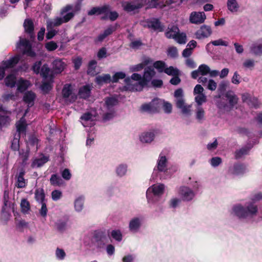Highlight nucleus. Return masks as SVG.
<instances>
[{
  "label": "nucleus",
  "instance_id": "obj_1",
  "mask_svg": "<svg viewBox=\"0 0 262 262\" xmlns=\"http://www.w3.org/2000/svg\"><path fill=\"white\" fill-rule=\"evenodd\" d=\"M162 104L160 99L154 98L149 103L143 104L140 109L143 112L156 113L159 112Z\"/></svg>",
  "mask_w": 262,
  "mask_h": 262
},
{
  "label": "nucleus",
  "instance_id": "obj_2",
  "mask_svg": "<svg viewBox=\"0 0 262 262\" xmlns=\"http://www.w3.org/2000/svg\"><path fill=\"white\" fill-rule=\"evenodd\" d=\"M144 28L151 29L155 31L163 32L164 30V26L158 18H152L146 19L142 24Z\"/></svg>",
  "mask_w": 262,
  "mask_h": 262
},
{
  "label": "nucleus",
  "instance_id": "obj_3",
  "mask_svg": "<svg viewBox=\"0 0 262 262\" xmlns=\"http://www.w3.org/2000/svg\"><path fill=\"white\" fill-rule=\"evenodd\" d=\"M107 242V238L104 232L96 231L93 236V242L98 248H103Z\"/></svg>",
  "mask_w": 262,
  "mask_h": 262
},
{
  "label": "nucleus",
  "instance_id": "obj_4",
  "mask_svg": "<svg viewBox=\"0 0 262 262\" xmlns=\"http://www.w3.org/2000/svg\"><path fill=\"white\" fill-rule=\"evenodd\" d=\"M62 95L63 98L67 99L69 97L71 102H75L77 99V96L73 93L72 86L71 84H66L62 90Z\"/></svg>",
  "mask_w": 262,
  "mask_h": 262
},
{
  "label": "nucleus",
  "instance_id": "obj_5",
  "mask_svg": "<svg viewBox=\"0 0 262 262\" xmlns=\"http://www.w3.org/2000/svg\"><path fill=\"white\" fill-rule=\"evenodd\" d=\"M118 26L119 25L118 24H116L115 26H109L105 30H104L102 33L100 34L94 39L95 43H97L98 42H102L106 37L113 34V33L117 30Z\"/></svg>",
  "mask_w": 262,
  "mask_h": 262
},
{
  "label": "nucleus",
  "instance_id": "obj_6",
  "mask_svg": "<svg viewBox=\"0 0 262 262\" xmlns=\"http://www.w3.org/2000/svg\"><path fill=\"white\" fill-rule=\"evenodd\" d=\"M206 19V15L204 12H193L189 17L190 21L192 24H200L203 23Z\"/></svg>",
  "mask_w": 262,
  "mask_h": 262
},
{
  "label": "nucleus",
  "instance_id": "obj_7",
  "mask_svg": "<svg viewBox=\"0 0 262 262\" xmlns=\"http://www.w3.org/2000/svg\"><path fill=\"white\" fill-rule=\"evenodd\" d=\"M110 10V7L108 5H103L102 7H93L90 11H88V15L92 16L93 15H100L102 14H108Z\"/></svg>",
  "mask_w": 262,
  "mask_h": 262
},
{
  "label": "nucleus",
  "instance_id": "obj_8",
  "mask_svg": "<svg viewBox=\"0 0 262 262\" xmlns=\"http://www.w3.org/2000/svg\"><path fill=\"white\" fill-rule=\"evenodd\" d=\"M212 33V30L210 26L206 25L202 26L198 30L195 34L197 38L202 39L209 37Z\"/></svg>",
  "mask_w": 262,
  "mask_h": 262
},
{
  "label": "nucleus",
  "instance_id": "obj_9",
  "mask_svg": "<svg viewBox=\"0 0 262 262\" xmlns=\"http://www.w3.org/2000/svg\"><path fill=\"white\" fill-rule=\"evenodd\" d=\"M180 194L182 196L183 200L187 201L191 200L194 196L193 190L186 186H183L180 188Z\"/></svg>",
  "mask_w": 262,
  "mask_h": 262
},
{
  "label": "nucleus",
  "instance_id": "obj_10",
  "mask_svg": "<svg viewBox=\"0 0 262 262\" xmlns=\"http://www.w3.org/2000/svg\"><path fill=\"white\" fill-rule=\"evenodd\" d=\"M25 171L24 169H21L18 173L16 176V186L18 188H23L26 187L27 183V180L24 178Z\"/></svg>",
  "mask_w": 262,
  "mask_h": 262
},
{
  "label": "nucleus",
  "instance_id": "obj_11",
  "mask_svg": "<svg viewBox=\"0 0 262 262\" xmlns=\"http://www.w3.org/2000/svg\"><path fill=\"white\" fill-rule=\"evenodd\" d=\"M36 97V96L35 93L31 91H27L25 93L23 100L24 102L27 104L28 107H31L34 105Z\"/></svg>",
  "mask_w": 262,
  "mask_h": 262
},
{
  "label": "nucleus",
  "instance_id": "obj_12",
  "mask_svg": "<svg viewBox=\"0 0 262 262\" xmlns=\"http://www.w3.org/2000/svg\"><path fill=\"white\" fill-rule=\"evenodd\" d=\"M20 60V57L17 55L12 57H11L9 59L7 60H3L2 62V65L6 70L10 68L14 67Z\"/></svg>",
  "mask_w": 262,
  "mask_h": 262
},
{
  "label": "nucleus",
  "instance_id": "obj_13",
  "mask_svg": "<svg viewBox=\"0 0 262 262\" xmlns=\"http://www.w3.org/2000/svg\"><path fill=\"white\" fill-rule=\"evenodd\" d=\"M91 94V88L90 85L86 84L80 87L78 91V95L80 98L83 99H88Z\"/></svg>",
  "mask_w": 262,
  "mask_h": 262
},
{
  "label": "nucleus",
  "instance_id": "obj_14",
  "mask_svg": "<svg viewBox=\"0 0 262 262\" xmlns=\"http://www.w3.org/2000/svg\"><path fill=\"white\" fill-rule=\"evenodd\" d=\"M122 7L124 11L129 13L142 8L143 4L142 3H140L137 5H133L131 2H127L122 4Z\"/></svg>",
  "mask_w": 262,
  "mask_h": 262
},
{
  "label": "nucleus",
  "instance_id": "obj_15",
  "mask_svg": "<svg viewBox=\"0 0 262 262\" xmlns=\"http://www.w3.org/2000/svg\"><path fill=\"white\" fill-rule=\"evenodd\" d=\"M176 106L181 110L183 114H188L190 112V106L185 104L183 98H178L176 99Z\"/></svg>",
  "mask_w": 262,
  "mask_h": 262
},
{
  "label": "nucleus",
  "instance_id": "obj_16",
  "mask_svg": "<svg viewBox=\"0 0 262 262\" xmlns=\"http://www.w3.org/2000/svg\"><path fill=\"white\" fill-rule=\"evenodd\" d=\"M53 69L55 73L59 74L64 70L66 64L61 59H55L52 62Z\"/></svg>",
  "mask_w": 262,
  "mask_h": 262
},
{
  "label": "nucleus",
  "instance_id": "obj_17",
  "mask_svg": "<svg viewBox=\"0 0 262 262\" xmlns=\"http://www.w3.org/2000/svg\"><path fill=\"white\" fill-rule=\"evenodd\" d=\"M167 160L165 156L160 154L157 162V169L160 172L165 171L167 170Z\"/></svg>",
  "mask_w": 262,
  "mask_h": 262
},
{
  "label": "nucleus",
  "instance_id": "obj_18",
  "mask_svg": "<svg viewBox=\"0 0 262 262\" xmlns=\"http://www.w3.org/2000/svg\"><path fill=\"white\" fill-rule=\"evenodd\" d=\"M95 82L99 85L104 83H109L111 82V77L109 74H103L95 78Z\"/></svg>",
  "mask_w": 262,
  "mask_h": 262
},
{
  "label": "nucleus",
  "instance_id": "obj_19",
  "mask_svg": "<svg viewBox=\"0 0 262 262\" xmlns=\"http://www.w3.org/2000/svg\"><path fill=\"white\" fill-rule=\"evenodd\" d=\"M245 207L241 205L235 206L233 207V211L235 214L239 218H246L247 217Z\"/></svg>",
  "mask_w": 262,
  "mask_h": 262
},
{
  "label": "nucleus",
  "instance_id": "obj_20",
  "mask_svg": "<svg viewBox=\"0 0 262 262\" xmlns=\"http://www.w3.org/2000/svg\"><path fill=\"white\" fill-rule=\"evenodd\" d=\"M23 27L25 32L28 34H32L34 31V25L33 20L30 18L25 19Z\"/></svg>",
  "mask_w": 262,
  "mask_h": 262
},
{
  "label": "nucleus",
  "instance_id": "obj_21",
  "mask_svg": "<svg viewBox=\"0 0 262 262\" xmlns=\"http://www.w3.org/2000/svg\"><path fill=\"white\" fill-rule=\"evenodd\" d=\"M155 137V134L153 132H147L143 133L140 136V141L143 143H150Z\"/></svg>",
  "mask_w": 262,
  "mask_h": 262
},
{
  "label": "nucleus",
  "instance_id": "obj_22",
  "mask_svg": "<svg viewBox=\"0 0 262 262\" xmlns=\"http://www.w3.org/2000/svg\"><path fill=\"white\" fill-rule=\"evenodd\" d=\"M225 97L229 101L230 107L232 108L238 102V98L232 91H228L225 94Z\"/></svg>",
  "mask_w": 262,
  "mask_h": 262
},
{
  "label": "nucleus",
  "instance_id": "obj_23",
  "mask_svg": "<svg viewBox=\"0 0 262 262\" xmlns=\"http://www.w3.org/2000/svg\"><path fill=\"white\" fill-rule=\"evenodd\" d=\"M245 207V209H246V211L247 212V216L249 215H255L257 213V205L254 204V203L253 202L247 203V205Z\"/></svg>",
  "mask_w": 262,
  "mask_h": 262
},
{
  "label": "nucleus",
  "instance_id": "obj_24",
  "mask_svg": "<svg viewBox=\"0 0 262 262\" xmlns=\"http://www.w3.org/2000/svg\"><path fill=\"white\" fill-rule=\"evenodd\" d=\"M42 156L40 158L35 159L32 163L31 166L32 167L36 166L37 167H40L42 166L45 163L49 161V157L46 156L42 155Z\"/></svg>",
  "mask_w": 262,
  "mask_h": 262
},
{
  "label": "nucleus",
  "instance_id": "obj_25",
  "mask_svg": "<svg viewBox=\"0 0 262 262\" xmlns=\"http://www.w3.org/2000/svg\"><path fill=\"white\" fill-rule=\"evenodd\" d=\"M156 72L154 68L151 66H148L144 68L143 77L150 81L152 78L155 76Z\"/></svg>",
  "mask_w": 262,
  "mask_h": 262
},
{
  "label": "nucleus",
  "instance_id": "obj_26",
  "mask_svg": "<svg viewBox=\"0 0 262 262\" xmlns=\"http://www.w3.org/2000/svg\"><path fill=\"white\" fill-rule=\"evenodd\" d=\"M63 23H64L62 17H56L53 20L47 21V29L50 30V29H52L54 27L59 26Z\"/></svg>",
  "mask_w": 262,
  "mask_h": 262
},
{
  "label": "nucleus",
  "instance_id": "obj_27",
  "mask_svg": "<svg viewBox=\"0 0 262 262\" xmlns=\"http://www.w3.org/2000/svg\"><path fill=\"white\" fill-rule=\"evenodd\" d=\"M179 32V28L177 26L173 25L170 28H168L165 35L167 38H174Z\"/></svg>",
  "mask_w": 262,
  "mask_h": 262
},
{
  "label": "nucleus",
  "instance_id": "obj_28",
  "mask_svg": "<svg viewBox=\"0 0 262 262\" xmlns=\"http://www.w3.org/2000/svg\"><path fill=\"white\" fill-rule=\"evenodd\" d=\"M97 62L95 60H91L88 66L87 74L91 76H94L97 74L96 71Z\"/></svg>",
  "mask_w": 262,
  "mask_h": 262
},
{
  "label": "nucleus",
  "instance_id": "obj_29",
  "mask_svg": "<svg viewBox=\"0 0 262 262\" xmlns=\"http://www.w3.org/2000/svg\"><path fill=\"white\" fill-rule=\"evenodd\" d=\"M51 185L54 186H60L63 184L62 179L57 174H53L50 179Z\"/></svg>",
  "mask_w": 262,
  "mask_h": 262
},
{
  "label": "nucleus",
  "instance_id": "obj_30",
  "mask_svg": "<svg viewBox=\"0 0 262 262\" xmlns=\"http://www.w3.org/2000/svg\"><path fill=\"white\" fill-rule=\"evenodd\" d=\"M35 199L40 203L45 202V193L43 188H37L35 190Z\"/></svg>",
  "mask_w": 262,
  "mask_h": 262
},
{
  "label": "nucleus",
  "instance_id": "obj_31",
  "mask_svg": "<svg viewBox=\"0 0 262 262\" xmlns=\"http://www.w3.org/2000/svg\"><path fill=\"white\" fill-rule=\"evenodd\" d=\"M105 105L107 108L110 110L112 107L116 105L118 103L117 98L114 97H107L104 99Z\"/></svg>",
  "mask_w": 262,
  "mask_h": 262
},
{
  "label": "nucleus",
  "instance_id": "obj_32",
  "mask_svg": "<svg viewBox=\"0 0 262 262\" xmlns=\"http://www.w3.org/2000/svg\"><path fill=\"white\" fill-rule=\"evenodd\" d=\"M227 6L228 9L231 12H237L239 8L236 0H227Z\"/></svg>",
  "mask_w": 262,
  "mask_h": 262
},
{
  "label": "nucleus",
  "instance_id": "obj_33",
  "mask_svg": "<svg viewBox=\"0 0 262 262\" xmlns=\"http://www.w3.org/2000/svg\"><path fill=\"white\" fill-rule=\"evenodd\" d=\"M20 136L19 134H15L13 139L11 141V148L13 151H18L19 150V140Z\"/></svg>",
  "mask_w": 262,
  "mask_h": 262
},
{
  "label": "nucleus",
  "instance_id": "obj_34",
  "mask_svg": "<svg viewBox=\"0 0 262 262\" xmlns=\"http://www.w3.org/2000/svg\"><path fill=\"white\" fill-rule=\"evenodd\" d=\"M16 77L14 75L12 74H9L5 79L6 85L11 88L14 87L16 84Z\"/></svg>",
  "mask_w": 262,
  "mask_h": 262
},
{
  "label": "nucleus",
  "instance_id": "obj_35",
  "mask_svg": "<svg viewBox=\"0 0 262 262\" xmlns=\"http://www.w3.org/2000/svg\"><path fill=\"white\" fill-rule=\"evenodd\" d=\"M141 226L140 221L139 218L135 217L132 219L129 224V230L132 231H136Z\"/></svg>",
  "mask_w": 262,
  "mask_h": 262
},
{
  "label": "nucleus",
  "instance_id": "obj_36",
  "mask_svg": "<svg viewBox=\"0 0 262 262\" xmlns=\"http://www.w3.org/2000/svg\"><path fill=\"white\" fill-rule=\"evenodd\" d=\"M245 171V167L242 164H235L233 165L232 173L235 175L243 174Z\"/></svg>",
  "mask_w": 262,
  "mask_h": 262
},
{
  "label": "nucleus",
  "instance_id": "obj_37",
  "mask_svg": "<svg viewBox=\"0 0 262 262\" xmlns=\"http://www.w3.org/2000/svg\"><path fill=\"white\" fill-rule=\"evenodd\" d=\"M30 154V149L28 148L26 151L24 149H21L19 151V155L22 160V165H26L27 162L28 160Z\"/></svg>",
  "mask_w": 262,
  "mask_h": 262
},
{
  "label": "nucleus",
  "instance_id": "obj_38",
  "mask_svg": "<svg viewBox=\"0 0 262 262\" xmlns=\"http://www.w3.org/2000/svg\"><path fill=\"white\" fill-rule=\"evenodd\" d=\"M124 82L126 84V85H125L123 86V89L125 91H127L128 90H136V91L138 90L137 88H135V83L133 84V81L131 78L129 77H126L124 78Z\"/></svg>",
  "mask_w": 262,
  "mask_h": 262
},
{
  "label": "nucleus",
  "instance_id": "obj_39",
  "mask_svg": "<svg viewBox=\"0 0 262 262\" xmlns=\"http://www.w3.org/2000/svg\"><path fill=\"white\" fill-rule=\"evenodd\" d=\"M153 67V68L156 69L159 73H162L164 71L166 63L163 61L158 60L154 63Z\"/></svg>",
  "mask_w": 262,
  "mask_h": 262
},
{
  "label": "nucleus",
  "instance_id": "obj_40",
  "mask_svg": "<svg viewBox=\"0 0 262 262\" xmlns=\"http://www.w3.org/2000/svg\"><path fill=\"white\" fill-rule=\"evenodd\" d=\"M164 185L163 184L154 186L152 187V192L155 195H161L164 193Z\"/></svg>",
  "mask_w": 262,
  "mask_h": 262
},
{
  "label": "nucleus",
  "instance_id": "obj_41",
  "mask_svg": "<svg viewBox=\"0 0 262 262\" xmlns=\"http://www.w3.org/2000/svg\"><path fill=\"white\" fill-rule=\"evenodd\" d=\"M20 208L22 212L26 213L30 209V204L26 199H23L20 202Z\"/></svg>",
  "mask_w": 262,
  "mask_h": 262
},
{
  "label": "nucleus",
  "instance_id": "obj_42",
  "mask_svg": "<svg viewBox=\"0 0 262 262\" xmlns=\"http://www.w3.org/2000/svg\"><path fill=\"white\" fill-rule=\"evenodd\" d=\"M29 81L27 80L20 79L18 83L17 89L23 92L26 91L29 86Z\"/></svg>",
  "mask_w": 262,
  "mask_h": 262
},
{
  "label": "nucleus",
  "instance_id": "obj_43",
  "mask_svg": "<svg viewBox=\"0 0 262 262\" xmlns=\"http://www.w3.org/2000/svg\"><path fill=\"white\" fill-rule=\"evenodd\" d=\"M10 118L9 116L0 115V126L7 127L10 125Z\"/></svg>",
  "mask_w": 262,
  "mask_h": 262
},
{
  "label": "nucleus",
  "instance_id": "obj_44",
  "mask_svg": "<svg viewBox=\"0 0 262 262\" xmlns=\"http://www.w3.org/2000/svg\"><path fill=\"white\" fill-rule=\"evenodd\" d=\"M249 151V148L247 147H242L239 150H237L235 152V158L238 159L243 156L247 155Z\"/></svg>",
  "mask_w": 262,
  "mask_h": 262
},
{
  "label": "nucleus",
  "instance_id": "obj_45",
  "mask_svg": "<svg viewBox=\"0 0 262 262\" xmlns=\"http://www.w3.org/2000/svg\"><path fill=\"white\" fill-rule=\"evenodd\" d=\"M126 77V74L123 72H116L111 78V82L113 83H117L119 79H123Z\"/></svg>",
  "mask_w": 262,
  "mask_h": 262
},
{
  "label": "nucleus",
  "instance_id": "obj_46",
  "mask_svg": "<svg viewBox=\"0 0 262 262\" xmlns=\"http://www.w3.org/2000/svg\"><path fill=\"white\" fill-rule=\"evenodd\" d=\"M50 69L46 63L44 64L41 68L40 74L41 76L45 79H47L49 76Z\"/></svg>",
  "mask_w": 262,
  "mask_h": 262
},
{
  "label": "nucleus",
  "instance_id": "obj_47",
  "mask_svg": "<svg viewBox=\"0 0 262 262\" xmlns=\"http://www.w3.org/2000/svg\"><path fill=\"white\" fill-rule=\"evenodd\" d=\"M173 39H176L180 44H185L187 41L186 35L183 33L180 34L178 32Z\"/></svg>",
  "mask_w": 262,
  "mask_h": 262
},
{
  "label": "nucleus",
  "instance_id": "obj_48",
  "mask_svg": "<svg viewBox=\"0 0 262 262\" xmlns=\"http://www.w3.org/2000/svg\"><path fill=\"white\" fill-rule=\"evenodd\" d=\"M164 72L168 75L172 76H178L179 74V70L176 68H174L172 66H170L168 68L165 67Z\"/></svg>",
  "mask_w": 262,
  "mask_h": 262
},
{
  "label": "nucleus",
  "instance_id": "obj_49",
  "mask_svg": "<svg viewBox=\"0 0 262 262\" xmlns=\"http://www.w3.org/2000/svg\"><path fill=\"white\" fill-rule=\"evenodd\" d=\"M27 128V125L25 121H20L18 124L16 125V129H17V134H19L20 136V133H25Z\"/></svg>",
  "mask_w": 262,
  "mask_h": 262
},
{
  "label": "nucleus",
  "instance_id": "obj_50",
  "mask_svg": "<svg viewBox=\"0 0 262 262\" xmlns=\"http://www.w3.org/2000/svg\"><path fill=\"white\" fill-rule=\"evenodd\" d=\"M126 171L127 166L126 165L120 164L116 169V173L120 177L125 175Z\"/></svg>",
  "mask_w": 262,
  "mask_h": 262
},
{
  "label": "nucleus",
  "instance_id": "obj_51",
  "mask_svg": "<svg viewBox=\"0 0 262 262\" xmlns=\"http://www.w3.org/2000/svg\"><path fill=\"white\" fill-rule=\"evenodd\" d=\"M112 237L118 242L122 239V234L119 230H114L111 232Z\"/></svg>",
  "mask_w": 262,
  "mask_h": 262
},
{
  "label": "nucleus",
  "instance_id": "obj_52",
  "mask_svg": "<svg viewBox=\"0 0 262 262\" xmlns=\"http://www.w3.org/2000/svg\"><path fill=\"white\" fill-rule=\"evenodd\" d=\"M83 199L82 198H79L75 201V208L76 211H80L83 206Z\"/></svg>",
  "mask_w": 262,
  "mask_h": 262
},
{
  "label": "nucleus",
  "instance_id": "obj_53",
  "mask_svg": "<svg viewBox=\"0 0 262 262\" xmlns=\"http://www.w3.org/2000/svg\"><path fill=\"white\" fill-rule=\"evenodd\" d=\"M212 44L213 45L215 46H228V43L227 41H224L222 39H219L218 40H215L213 41H211L210 43H208L206 46V48L209 47V46L210 44Z\"/></svg>",
  "mask_w": 262,
  "mask_h": 262
},
{
  "label": "nucleus",
  "instance_id": "obj_54",
  "mask_svg": "<svg viewBox=\"0 0 262 262\" xmlns=\"http://www.w3.org/2000/svg\"><path fill=\"white\" fill-rule=\"evenodd\" d=\"M167 55L172 58L178 57V50L175 47H169L167 50Z\"/></svg>",
  "mask_w": 262,
  "mask_h": 262
},
{
  "label": "nucleus",
  "instance_id": "obj_55",
  "mask_svg": "<svg viewBox=\"0 0 262 262\" xmlns=\"http://www.w3.org/2000/svg\"><path fill=\"white\" fill-rule=\"evenodd\" d=\"M199 71L200 72V74L203 75H206L210 72V69L209 67L206 64H201L199 67Z\"/></svg>",
  "mask_w": 262,
  "mask_h": 262
},
{
  "label": "nucleus",
  "instance_id": "obj_56",
  "mask_svg": "<svg viewBox=\"0 0 262 262\" xmlns=\"http://www.w3.org/2000/svg\"><path fill=\"white\" fill-rule=\"evenodd\" d=\"M67 223L65 221H59L56 223L57 229L60 232H64L67 228Z\"/></svg>",
  "mask_w": 262,
  "mask_h": 262
},
{
  "label": "nucleus",
  "instance_id": "obj_57",
  "mask_svg": "<svg viewBox=\"0 0 262 262\" xmlns=\"http://www.w3.org/2000/svg\"><path fill=\"white\" fill-rule=\"evenodd\" d=\"M45 47L48 51H53L58 48V46L55 42L51 41L46 43Z\"/></svg>",
  "mask_w": 262,
  "mask_h": 262
},
{
  "label": "nucleus",
  "instance_id": "obj_58",
  "mask_svg": "<svg viewBox=\"0 0 262 262\" xmlns=\"http://www.w3.org/2000/svg\"><path fill=\"white\" fill-rule=\"evenodd\" d=\"M97 56L99 59L106 58L107 57V50L106 48L102 47L100 48L97 52Z\"/></svg>",
  "mask_w": 262,
  "mask_h": 262
},
{
  "label": "nucleus",
  "instance_id": "obj_59",
  "mask_svg": "<svg viewBox=\"0 0 262 262\" xmlns=\"http://www.w3.org/2000/svg\"><path fill=\"white\" fill-rule=\"evenodd\" d=\"M251 52L255 55H260L262 53V45L253 46L251 48Z\"/></svg>",
  "mask_w": 262,
  "mask_h": 262
},
{
  "label": "nucleus",
  "instance_id": "obj_60",
  "mask_svg": "<svg viewBox=\"0 0 262 262\" xmlns=\"http://www.w3.org/2000/svg\"><path fill=\"white\" fill-rule=\"evenodd\" d=\"M41 64V61H37L33 64L32 69L35 74H38L40 73Z\"/></svg>",
  "mask_w": 262,
  "mask_h": 262
},
{
  "label": "nucleus",
  "instance_id": "obj_61",
  "mask_svg": "<svg viewBox=\"0 0 262 262\" xmlns=\"http://www.w3.org/2000/svg\"><path fill=\"white\" fill-rule=\"evenodd\" d=\"M41 89L45 93H48L52 89L51 84L49 82H45L41 84Z\"/></svg>",
  "mask_w": 262,
  "mask_h": 262
},
{
  "label": "nucleus",
  "instance_id": "obj_62",
  "mask_svg": "<svg viewBox=\"0 0 262 262\" xmlns=\"http://www.w3.org/2000/svg\"><path fill=\"white\" fill-rule=\"evenodd\" d=\"M52 199L54 201H57L60 199L62 196V193L58 190H54L52 192Z\"/></svg>",
  "mask_w": 262,
  "mask_h": 262
},
{
  "label": "nucleus",
  "instance_id": "obj_63",
  "mask_svg": "<svg viewBox=\"0 0 262 262\" xmlns=\"http://www.w3.org/2000/svg\"><path fill=\"white\" fill-rule=\"evenodd\" d=\"M24 54H27L28 56L34 57L36 56L35 52L32 50V46L30 45L29 47L25 49L24 50Z\"/></svg>",
  "mask_w": 262,
  "mask_h": 262
},
{
  "label": "nucleus",
  "instance_id": "obj_64",
  "mask_svg": "<svg viewBox=\"0 0 262 262\" xmlns=\"http://www.w3.org/2000/svg\"><path fill=\"white\" fill-rule=\"evenodd\" d=\"M205 112L202 107H199L197 110L196 118L199 120H202L204 117Z\"/></svg>",
  "mask_w": 262,
  "mask_h": 262
}]
</instances>
